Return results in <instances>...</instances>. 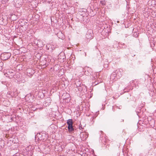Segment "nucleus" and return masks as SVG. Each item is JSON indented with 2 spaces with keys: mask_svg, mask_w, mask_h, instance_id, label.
Returning a JSON list of instances; mask_svg holds the SVG:
<instances>
[{
  "mask_svg": "<svg viewBox=\"0 0 156 156\" xmlns=\"http://www.w3.org/2000/svg\"><path fill=\"white\" fill-rule=\"evenodd\" d=\"M101 3L102 4V5H105V2L104 1H101Z\"/></svg>",
  "mask_w": 156,
  "mask_h": 156,
  "instance_id": "nucleus-17",
  "label": "nucleus"
},
{
  "mask_svg": "<svg viewBox=\"0 0 156 156\" xmlns=\"http://www.w3.org/2000/svg\"><path fill=\"white\" fill-rule=\"evenodd\" d=\"M46 101H49V103H50L51 99L49 98H47Z\"/></svg>",
  "mask_w": 156,
  "mask_h": 156,
  "instance_id": "nucleus-16",
  "label": "nucleus"
},
{
  "mask_svg": "<svg viewBox=\"0 0 156 156\" xmlns=\"http://www.w3.org/2000/svg\"><path fill=\"white\" fill-rule=\"evenodd\" d=\"M11 54L10 53L6 52L4 53L2 55L1 57L3 59V60H6L9 58L11 56Z\"/></svg>",
  "mask_w": 156,
  "mask_h": 156,
  "instance_id": "nucleus-6",
  "label": "nucleus"
},
{
  "mask_svg": "<svg viewBox=\"0 0 156 156\" xmlns=\"http://www.w3.org/2000/svg\"><path fill=\"white\" fill-rule=\"evenodd\" d=\"M122 70L121 69H118L114 72L116 74L117 79H119L122 76Z\"/></svg>",
  "mask_w": 156,
  "mask_h": 156,
  "instance_id": "nucleus-5",
  "label": "nucleus"
},
{
  "mask_svg": "<svg viewBox=\"0 0 156 156\" xmlns=\"http://www.w3.org/2000/svg\"><path fill=\"white\" fill-rule=\"evenodd\" d=\"M43 66H44V65H46V64H43Z\"/></svg>",
  "mask_w": 156,
  "mask_h": 156,
  "instance_id": "nucleus-20",
  "label": "nucleus"
},
{
  "mask_svg": "<svg viewBox=\"0 0 156 156\" xmlns=\"http://www.w3.org/2000/svg\"><path fill=\"white\" fill-rule=\"evenodd\" d=\"M34 44H36L38 47H42L43 46V44L42 41L40 40H38L35 39L34 41Z\"/></svg>",
  "mask_w": 156,
  "mask_h": 156,
  "instance_id": "nucleus-7",
  "label": "nucleus"
},
{
  "mask_svg": "<svg viewBox=\"0 0 156 156\" xmlns=\"http://www.w3.org/2000/svg\"><path fill=\"white\" fill-rule=\"evenodd\" d=\"M129 91V90L127 89L126 88H125L124 89V92H128Z\"/></svg>",
  "mask_w": 156,
  "mask_h": 156,
  "instance_id": "nucleus-15",
  "label": "nucleus"
},
{
  "mask_svg": "<svg viewBox=\"0 0 156 156\" xmlns=\"http://www.w3.org/2000/svg\"><path fill=\"white\" fill-rule=\"evenodd\" d=\"M35 73V71L31 68H28L26 69L25 73L28 76L31 77V76Z\"/></svg>",
  "mask_w": 156,
  "mask_h": 156,
  "instance_id": "nucleus-3",
  "label": "nucleus"
},
{
  "mask_svg": "<svg viewBox=\"0 0 156 156\" xmlns=\"http://www.w3.org/2000/svg\"><path fill=\"white\" fill-rule=\"evenodd\" d=\"M9 0H2V3L3 4H5L8 2Z\"/></svg>",
  "mask_w": 156,
  "mask_h": 156,
  "instance_id": "nucleus-14",
  "label": "nucleus"
},
{
  "mask_svg": "<svg viewBox=\"0 0 156 156\" xmlns=\"http://www.w3.org/2000/svg\"><path fill=\"white\" fill-rule=\"evenodd\" d=\"M68 131L69 132H72L74 130V128H73V125L68 126Z\"/></svg>",
  "mask_w": 156,
  "mask_h": 156,
  "instance_id": "nucleus-12",
  "label": "nucleus"
},
{
  "mask_svg": "<svg viewBox=\"0 0 156 156\" xmlns=\"http://www.w3.org/2000/svg\"><path fill=\"white\" fill-rule=\"evenodd\" d=\"M116 107L119 109H121L122 108V107L121 106H119V107L118 106H116Z\"/></svg>",
  "mask_w": 156,
  "mask_h": 156,
  "instance_id": "nucleus-19",
  "label": "nucleus"
},
{
  "mask_svg": "<svg viewBox=\"0 0 156 156\" xmlns=\"http://www.w3.org/2000/svg\"><path fill=\"white\" fill-rule=\"evenodd\" d=\"M116 73L113 72L111 74L110 76V79L111 80L115 81L117 79V77L116 76Z\"/></svg>",
  "mask_w": 156,
  "mask_h": 156,
  "instance_id": "nucleus-10",
  "label": "nucleus"
},
{
  "mask_svg": "<svg viewBox=\"0 0 156 156\" xmlns=\"http://www.w3.org/2000/svg\"><path fill=\"white\" fill-rule=\"evenodd\" d=\"M46 48L47 49L50 51H52L53 50L54 46L51 44H48L46 45Z\"/></svg>",
  "mask_w": 156,
  "mask_h": 156,
  "instance_id": "nucleus-9",
  "label": "nucleus"
},
{
  "mask_svg": "<svg viewBox=\"0 0 156 156\" xmlns=\"http://www.w3.org/2000/svg\"><path fill=\"white\" fill-rule=\"evenodd\" d=\"M67 123L68 125V126L73 125L72 119H68L67 121Z\"/></svg>",
  "mask_w": 156,
  "mask_h": 156,
  "instance_id": "nucleus-13",
  "label": "nucleus"
},
{
  "mask_svg": "<svg viewBox=\"0 0 156 156\" xmlns=\"http://www.w3.org/2000/svg\"><path fill=\"white\" fill-rule=\"evenodd\" d=\"M79 128L80 129H83V128L82 127V125H81V124H80V126H79Z\"/></svg>",
  "mask_w": 156,
  "mask_h": 156,
  "instance_id": "nucleus-18",
  "label": "nucleus"
},
{
  "mask_svg": "<svg viewBox=\"0 0 156 156\" xmlns=\"http://www.w3.org/2000/svg\"><path fill=\"white\" fill-rule=\"evenodd\" d=\"M37 136L40 140L44 141L47 138L46 135L44 133H38Z\"/></svg>",
  "mask_w": 156,
  "mask_h": 156,
  "instance_id": "nucleus-4",
  "label": "nucleus"
},
{
  "mask_svg": "<svg viewBox=\"0 0 156 156\" xmlns=\"http://www.w3.org/2000/svg\"><path fill=\"white\" fill-rule=\"evenodd\" d=\"M81 84V82L80 80H77L75 83V85L79 91L81 90L82 89Z\"/></svg>",
  "mask_w": 156,
  "mask_h": 156,
  "instance_id": "nucleus-8",
  "label": "nucleus"
},
{
  "mask_svg": "<svg viewBox=\"0 0 156 156\" xmlns=\"http://www.w3.org/2000/svg\"><path fill=\"white\" fill-rule=\"evenodd\" d=\"M86 53H85V56H86Z\"/></svg>",
  "mask_w": 156,
  "mask_h": 156,
  "instance_id": "nucleus-21",
  "label": "nucleus"
},
{
  "mask_svg": "<svg viewBox=\"0 0 156 156\" xmlns=\"http://www.w3.org/2000/svg\"><path fill=\"white\" fill-rule=\"evenodd\" d=\"M13 71L12 69L9 70L7 71V74L10 75L11 77H13L14 75V73L13 72Z\"/></svg>",
  "mask_w": 156,
  "mask_h": 156,
  "instance_id": "nucleus-11",
  "label": "nucleus"
},
{
  "mask_svg": "<svg viewBox=\"0 0 156 156\" xmlns=\"http://www.w3.org/2000/svg\"><path fill=\"white\" fill-rule=\"evenodd\" d=\"M100 138L102 142L105 143L108 142V137L106 136L105 134L103 132L101 131H100Z\"/></svg>",
  "mask_w": 156,
  "mask_h": 156,
  "instance_id": "nucleus-1",
  "label": "nucleus"
},
{
  "mask_svg": "<svg viewBox=\"0 0 156 156\" xmlns=\"http://www.w3.org/2000/svg\"><path fill=\"white\" fill-rule=\"evenodd\" d=\"M86 37L87 39L90 40L93 38V31L92 30H89L87 32Z\"/></svg>",
  "mask_w": 156,
  "mask_h": 156,
  "instance_id": "nucleus-2",
  "label": "nucleus"
}]
</instances>
